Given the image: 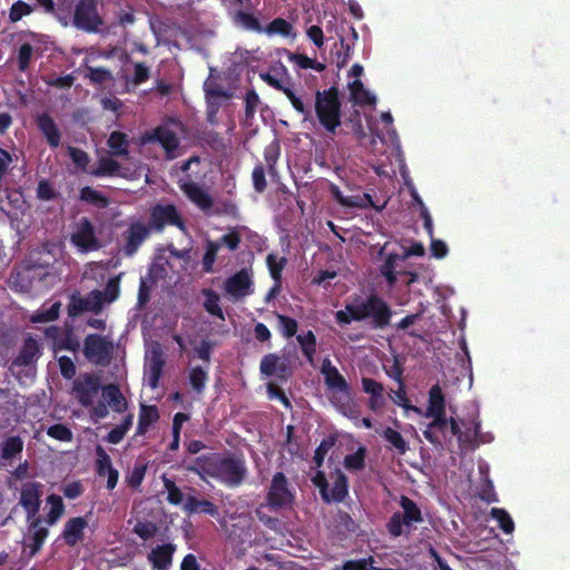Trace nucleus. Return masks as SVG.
I'll use <instances>...</instances> for the list:
<instances>
[{
	"instance_id": "1",
	"label": "nucleus",
	"mask_w": 570,
	"mask_h": 570,
	"mask_svg": "<svg viewBox=\"0 0 570 570\" xmlns=\"http://www.w3.org/2000/svg\"><path fill=\"white\" fill-rule=\"evenodd\" d=\"M186 470L204 481L209 476L228 488H238L247 474L244 456L235 453L224 456L218 453L197 456L186 465Z\"/></svg>"
},
{
	"instance_id": "2",
	"label": "nucleus",
	"mask_w": 570,
	"mask_h": 570,
	"mask_svg": "<svg viewBox=\"0 0 570 570\" xmlns=\"http://www.w3.org/2000/svg\"><path fill=\"white\" fill-rule=\"evenodd\" d=\"M393 311L391 306L377 294H370L358 303L346 304L345 309L335 313V320L340 325L355 322L370 321L374 330H384L390 325Z\"/></svg>"
},
{
	"instance_id": "3",
	"label": "nucleus",
	"mask_w": 570,
	"mask_h": 570,
	"mask_svg": "<svg viewBox=\"0 0 570 570\" xmlns=\"http://www.w3.org/2000/svg\"><path fill=\"white\" fill-rule=\"evenodd\" d=\"M315 114L320 124L331 134H335L341 126L342 104L338 89L335 86L323 91H316Z\"/></svg>"
},
{
	"instance_id": "4",
	"label": "nucleus",
	"mask_w": 570,
	"mask_h": 570,
	"mask_svg": "<svg viewBox=\"0 0 570 570\" xmlns=\"http://www.w3.org/2000/svg\"><path fill=\"white\" fill-rule=\"evenodd\" d=\"M399 503L403 512H394L386 523L387 532L393 538L402 535L404 527L410 532L413 524L423 522L422 511L416 502L406 495H401Z\"/></svg>"
},
{
	"instance_id": "5",
	"label": "nucleus",
	"mask_w": 570,
	"mask_h": 570,
	"mask_svg": "<svg viewBox=\"0 0 570 570\" xmlns=\"http://www.w3.org/2000/svg\"><path fill=\"white\" fill-rule=\"evenodd\" d=\"M82 353L92 364L108 366L115 353V344L107 336L90 333L83 340Z\"/></svg>"
},
{
	"instance_id": "6",
	"label": "nucleus",
	"mask_w": 570,
	"mask_h": 570,
	"mask_svg": "<svg viewBox=\"0 0 570 570\" xmlns=\"http://www.w3.org/2000/svg\"><path fill=\"white\" fill-rule=\"evenodd\" d=\"M148 226L161 233L166 226H175L181 232H186L185 220L174 204H156L150 208Z\"/></svg>"
},
{
	"instance_id": "7",
	"label": "nucleus",
	"mask_w": 570,
	"mask_h": 570,
	"mask_svg": "<svg viewBox=\"0 0 570 570\" xmlns=\"http://www.w3.org/2000/svg\"><path fill=\"white\" fill-rule=\"evenodd\" d=\"M142 144L158 142L165 151L167 160H173L178 157V148L180 139L177 134L171 130L167 125H159L150 131H146L141 136Z\"/></svg>"
},
{
	"instance_id": "8",
	"label": "nucleus",
	"mask_w": 570,
	"mask_h": 570,
	"mask_svg": "<svg viewBox=\"0 0 570 570\" xmlns=\"http://www.w3.org/2000/svg\"><path fill=\"white\" fill-rule=\"evenodd\" d=\"M72 24L88 33H94L104 24L98 13L97 2L78 1L75 8Z\"/></svg>"
},
{
	"instance_id": "9",
	"label": "nucleus",
	"mask_w": 570,
	"mask_h": 570,
	"mask_svg": "<svg viewBox=\"0 0 570 570\" xmlns=\"http://www.w3.org/2000/svg\"><path fill=\"white\" fill-rule=\"evenodd\" d=\"M266 500L268 505L275 510L292 508L295 497L289 490L287 478L283 472H276L273 475Z\"/></svg>"
},
{
	"instance_id": "10",
	"label": "nucleus",
	"mask_w": 570,
	"mask_h": 570,
	"mask_svg": "<svg viewBox=\"0 0 570 570\" xmlns=\"http://www.w3.org/2000/svg\"><path fill=\"white\" fill-rule=\"evenodd\" d=\"M105 304L104 294L99 289L91 291L86 297H82L80 293H73L67 306L68 315L70 317H77L83 312H92L99 314Z\"/></svg>"
},
{
	"instance_id": "11",
	"label": "nucleus",
	"mask_w": 570,
	"mask_h": 570,
	"mask_svg": "<svg viewBox=\"0 0 570 570\" xmlns=\"http://www.w3.org/2000/svg\"><path fill=\"white\" fill-rule=\"evenodd\" d=\"M71 243L83 253L97 250L100 243L96 236L95 226L88 217H81L71 234Z\"/></svg>"
},
{
	"instance_id": "12",
	"label": "nucleus",
	"mask_w": 570,
	"mask_h": 570,
	"mask_svg": "<svg viewBox=\"0 0 570 570\" xmlns=\"http://www.w3.org/2000/svg\"><path fill=\"white\" fill-rule=\"evenodd\" d=\"M100 387V379L95 374H82L73 382V392L77 401L85 407L94 404Z\"/></svg>"
},
{
	"instance_id": "13",
	"label": "nucleus",
	"mask_w": 570,
	"mask_h": 570,
	"mask_svg": "<svg viewBox=\"0 0 570 570\" xmlns=\"http://www.w3.org/2000/svg\"><path fill=\"white\" fill-rule=\"evenodd\" d=\"M151 230L148 225L140 220L132 222L122 235L125 240L122 246L124 255L126 257H132L150 236Z\"/></svg>"
},
{
	"instance_id": "14",
	"label": "nucleus",
	"mask_w": 570,
	"mask_h": 570,
	"mask_svg": "<svg viewBox=\"0 0 570 570\" xmlns=\"http://www.w3.org/2000/svg\"><path fill=\"white\" fill-rule=\"evenodd\" d=\"M259 370L263 375L275 376L281 382H287L293 374L289 363L274 353L266 354L262 358Z\"/></svg>"
},
{
	"instance_id": "15",
	"label": "nucleus",
	"mask_w": 570,
	"mask_h": 570,
	"mask_svg": "<svg viewBox=\"0 0 570 570\" xmlns=\"http://www.w3.org/2000/svg\"><path fill=\"white\" fill-rule=\"evenodd\" d=\"M43 485L40 482H26L21 487L20 504L27 512L28 519L36 518L40 510Z\"/></svg>"
},
{
	"instance_id": "16",
	"label": "nucleus",
	"mask_w": 570,
	"mask_h": 570,
	"mask_svg": "<svg viewBox=\"0 0 570 570\" xmlns=\"http://www.w3.org/2000/svg\"><path fill=\"white\" fill-rule=\"evenodd\" d=\"M253 9H245L244 7H238L235 10L230 11L227 17L232 21V23L246 31H253L256 33H262L264 27L262 26L259 18Z\"/></svg>"
},
{
	"instance_id": "17",
	"label": "nucleus",
	"mask_w": 570,
	"mask_h": 570,
	"mask_svg": "<svg viewBox=\"0 0 570 570\" xmlns=\"http://www.w3.org/2000/svg\"><path fill=\"white\" fill-rule=\"evenodd\" d=\"M179 188L185 194V196L203 212L207 213L212 209L214 205L213 197L197 183L180 181Z\"/></svg>"
},
{
	"instance_id": "18",
	"label": "nucleus",
	"mask_w": 570,
	"mask_h": 570,
	"mask_svg": "<svg viewBox=\"0 0 570 570\" xmlns=\"http://www.w3.org/2000/svg\"><path fill=\"white\" fill-rule=\"evenodd\" d=\"M252 285L248 272L243 268L225 281L224 289L234 298H242L249 294Z\"/></svg>"
},
{
	"instance_id": "19",
	"label": "nucleus",
	"mask_w": 570,
	"mask_h": 570,
	"mask_svg": "<svg viewBox=\"0 0 570 570\" xmlns=\"http://www.w3.org/2000/svg\"><path fill=\"white\" fill-rule=\"evenodd\" d=\"M176 550L177 546L175 543L159 544L151 549L147 559L154 570H169Z\"/></svg>"
},
{
	"instance_id": "20",
	"label": "nucleus",
	"mask_w": 570,
	"mask_h": 570,
	"mask_svg": "<svg viewBox=\"0 0 570 570\" xmlns=\"http://www.w3.org/2000/svg\"><path fill=\"white\" fill-rule=\"evenodd\" d=\"M41 351L36 338L28 336L24 338L23 344L18 355L12 361V367H27L37 362L40 357Z\"/></svg>"
},
{
	"instance_id": "21",
	"label": "nucleus",
	"mask_w": 570,
	"mask_h": 570,
	"mask_svg": "<svg viewBox=\"0 0 570 570\" xmlns=\"http://www.w3.org/2000/svg\"><path fill=\"white\" fill-rule=\"evenodd\" d=\"M362 389L364 393L370 395L368 409L376 412L381 410L386 402L385 387L381 382H377L371 377H362Z\"/></svg>"
},
{
	"instance_id": "22",
	"label": "nucleus",
	"mask_w": 570,
	"mask_h": 570,
	"mask_svg": "<svg viewBox=\"0 0 570 570\" xmlns=\"http://www.w3.org/2000/svg\"><path fill=\"white\" fill-rule=\"evenodd\" d=\"M36 121L48 145L51 148H57L60 145L61 132L53 118L47 112H43L37 117Z\"/></svg>"
},
{
	"instance_id": "23",
	"label": "nucleus",
	"mask_w": 570,
	"mask_h": 570,
	"mask_svg": "<svg viewBox=\"0 0 570 570\" xmlns=\"http://www.w3.org/2000/svg\"><path fill=\"white\" fill-rule=\"evenodd\" d=\"M87 527V521L82 517H75L69 519L63 528L62 538L69 547H75L83 539V531Z\"/></svg>"
},
{
	"instance_id": "24",
	"label": "nucleus",
	"mask_w": 570,
	"mask_h": 570,
	"mask_svg": "<svg viewBox=\"0 0 570 570\" xmlns=\"http://www.w3.org/2000/svg\"><path fill=\"white\" fill-rule=\"evenodd\" d=\"M321 372L324 375L325 384L331 389H336L338 391H347L348 384L344 376L338 372V370L332 364L330 358H324L321 367Z\"/></svg>"
},
{
	"instance_id": "25",
	"label": "nucleus",
	"mask_w": 570,
	"mask_h": 570,
	"mask_svg": "<svg viewBox=\"0 0 570 570\" xmlns=\"http://www.w3.org/2000/svg\"><path fill=\"white\" fill-rule=\"evenodd\" d=\"M330 193L334 197V199L345 207H365L372 206V197L370 194L364 193L362 196H344L338 188V186L331 184Z\"/></svg>"
},
{
	"instance_id": "26",
	"label": "nucleus",
	"mask_w": 570,
	"mask_h": 570,
	"mask_svg": "<svg viewBox=\"0 0 570 570\" xmlns=\"http://www.w3.org/2000/svg\"><path fill=\"white\" fill-rule=\"evenodd\" d=\"M40 518H36L32 521L31 528L33 529V531L26 540V548L29 549L30 557L36 556L41 550L45 540L49 533L47 528L40 527Z\"/></svg>"
},
{
	"instance_id": "27",
	"label": "nucleus",
	"mask_w": 570,
	"mask_h": 570,
	"mask_svg": "<svg viewBox=\"0 0 570 570\" xmlns=\"http://www.w3.org/2000/svg\"><path fill=\"white\" fill-rule=\"evenodd\" d=\"M129 145L128 135L119 130L112 131L107 139V146L111 156L128 158Z\"/></svg>"
},
{
	"instance_id": "28",
	"label": "nucleus",
	"mask_w": 570,
	"mask_h": 570,
	"mask_svg": "<svg viewBox=\"0 0 570 570\" xmlns=\"http://www.w3.org/2000/svg\"><path fill=\"white\" fill-rule=\"evenodd\" d=\"M185 511L188 514H207L210 517L218 515V508L209 500L198 499L188 495L185 502Z\"/></svg>"
},
{
	"instance_id": "29",
	"label": "nucleus",
	"mask_w": 570,
	"mask_h": 570,
	"mask_svg": "<svg viewBox=\"0 0 570 570\" xmlns=\"http://www.w3.org/2000/svg\"><path fill=\"white\" fill-rule=\"evenodd\" d=\"M159 420V411L156 405H147L140 404L139 406V415H138V424H137V435H145L149 428Z\"/></svg>"
},
{
	"instance_id": "30",
	"label": "nucleus",
	"mask_w": 570,
	"mask_h": 570,
	"mask_svg": "<svg viewBox=\"0 0 570 570\" xmlns=\"http://www.w3.org/2000/svg\"><path fill=\"white\" fill-rule=\"evenodd\" d=\"M465 430L461 432L459 443L464 446L475 449L481 442H485L481 438V422L476 419L470 422V425L463 424Z\"/></svg>"
},
{
	"instance_id": "31",
	"label": "nucleus",
	"mask_w": 570,
	"mask_h": 570,
	"mask_svg": "<svg viewBox=\"0 0 570 570\" xmlns=\"http://www.w3.org/2000/svg\"><path fill=\"white\" fill-rule=\"evenodd\" d=\"M446 412V400L440 384H434L429 391L428 407L425 415Z\"/></svg>"
},
{
	"instance_id": "32",
	"label": "nucleus",
	"mask_w": 570,
	"mask_h": 570,
	"mask_svg": "<svg viewBox=\"0 0 570 570\" xmlns=\"http://www.w3.org/2000/svg\"><path fill=\"white\" fill-rule=\"evenodd\" d=\"M287 263L286 257L277 258V256L273 253L268 254L266 257V264L271 274V277L275 282V286L272 288L268 296H272L276 291H278L281 286L282 272Z\"/></svg>"
},
{
	"instance_id": "33",
	"label": "nucleus",
	"mask_w": 570,
	"mask_h": 570,
	"mask_svg": "<svg viewBox=\"0 0 570 570\" xmlns=\"http://www.w3.org/2000/svg\"><path fill=\"white\" fill-rule=\"evenodd\" d=\"M302 353L308 363H314V357L317 352V341L313 331L308 330L305 333L296 335Z\"/></svg>"
},
{
	"instance_id": "34",
	"label": "nucleus",
	"mask_w": 570,
	"mask_h": 570,
	"mask_svg": "<svg viewBox=\"0 0 570 570\" xmlns=\"http://www.w3.org/2000/svg\"><path fill=\"white\" fill-rule=\"evenodd\" d=\"M200 293L203 296H205V301L203 303L205 311L209 315L224 321L225 315L219 305V302H220L219 295L212 288H203Z\"/></svg>"
},
{
	"instance_id": "35",
	"label": "nucleus",
	"mask_w": 570,
	"mask_h": 570,
	"mask_svg": "<svg viewBox=\"0 0 570 570\" xmlns=\"http://www.w3.org/2000/svg\"><path fill=\"white\" fill-rule=\"evenodd\" d=\"M104 395L115 412L122 413L127 410V401L117 385L109 384L105 386Z\"/></svg>"
},
{
	"instance_id": "36",
	"label": "nucleus",
	"mask_w": 570,
	"mask_h": 570,
	"mask_svg": "<svg viewBox=\"0 0 570 570\" xmlns=\"http://www.w3.org/2000/svg\"><path fill=\"white\" fill-rule=\"evenodd\" d=\"M348 493V481L346 475L337 471L336 478L333 482L332 489L328 490V501H325L326 503L330 502H342L345 497Z\"/></svg>"
},
{
	"instance_id": "37",
	"label": "nucleus",
	"mask_w": 570,
	"mask_h": 570,
	"mask_svg": "<svg viewBox=\"0 0 570 570\" xmlns=\"http://www.w3.org/2000/svg\"><path fill=\"white\" fill-rule=\"evenodd\" d=\"M0 451L3 460H11L22 453L23 441L19 435L9 436L1 443Z\"/></svg>"
},
{
	"instance_id": "38",
	"label": "nucleus",
	"mask_w": 570,
	"mask_h": 570,
	"mask_svg": "<svg viewBox=\"0 0 570 570\" xmlns=\"http://www.w3.org/2000/svg\"><path fill=\"white\" fill-rule=\"evenodd\" d=\"M352 100L357 105H372L375 102V97L364 88L361 80L355 79L348 83Z\"/></svg>"
},
{
	"instance_id": "39",
	"label": "nucleus",
	"mask_w": 570,
	"mask_h": 570,
	"mask_svg": "<svg viewBox=\"0 0 570 570\" xmlns=\"http://www.w3.org/2000/svg\"><path fill=\"white\" fill-rule=\"evenodd\" d=\"M165 365V361L163 358V354L160 351H153V356L149 363V375L148 383L151 389H156L158 386V382L160 380L163 367Z\"/></svg>"
},
{
	"instance_id": "40",
	"label": "nucleus",
	"mask_w": 570,
	"mask_h": 570,
	"mask_svg": "<svg viewBox=\"0 0 570 570\" xmlns=\"http://www.w3.org/2000/svg\"><path fill=\"white\" fill-rule=\"evenodd\" d=\"M120 164L111 157H101L98 160V166L94 170L97 177H115L120 175Z\"/></svg>"
},
{
	"instance_id": "41",
	"label": "nucleus",
	"mask_w": 570,
	"mask_h": 570,
	"mask_svg": "<svg viewBox=\"0 0 570 570\" xmlns=\"http://www.w3.org/2000/svg\"><path fill=\"white\" fill-rule=\"evenodd\" d=\"M381 435L391 444L392 449L396 450L397 453L405 454L409 450L407 442L399 431L387 426L382 431Z\"/></svg>"
},
{
	"instance_id": "42",
	"label": "nucleus",
	"mask_w": 570,
	"mask_h": 570,
	"mask_svg": "<svg viewBox=\"0 0 570 570\" xmlns=\"http://www.w3.org/2000/svg\"><path fill=\"white\" fill-rule=\"evenodd\" d=\"M293 30L294 28L291 22L284 18H275L266 27H264L263 32L267 33L268 36L281 35L283 37H292L294 36Z\"/></svg>"
},
{
	"instance_id": "43",
	"label": "nucleus",
	"mask_w": 570,
	"mask_h": 570,
	"mask_svg": "<svg viewBox=\"0 0 570 570\" xmlns=\"http://www.w3.org/2000/svg\"><path fill=\"white\" fill-rule=\"evenodd\" d=\"M366 448L360 446L354 453L344 458V466L350 471H361L365 468Z\"/></svg>"
},
{
	"instance_id": "44",
	"label": "nucleus",
	"mask_w": 570,
	"mask_h": 570,
	"mask_svg": "<svg viewBox=\"0 0 570 570\" xmlns=\"http://www.w3.org/2000/svg\"><path fill=\"white\" fill-rule=\"evenodd\" d=\"M208 380V373L200 366L191 367L189 371V384L198 394L203 393Z\"/></svg>"
},
{
	"instance_id": "45",
	"label": "nucleus",
	"mask_w": 570,
	"mask_h": 570,
	"mask_svg": "<svg viewBox=\"0 0 570 570\" xmlns=\"http://www.w3.org/2000/svg\"><path fill=\"white\" fill-rule=\"evenodd\" d=\"M490 515L498 521V524L500 529L507 533L510 534L514 530V522L511 518V515L501 508H492L490 511Z\"/></svg>"
},
{
	"instance_id": "46",
	"label": "nucleus",
	"mask_w": 570,
	"mask_h": 570,
	"mask_svg": "<svg viewBox=\"0 0 570 570\" xmlns=\"http://www.w3.org/2000/svg\"><path fill=\"white\" fill-rule=\"evenodd\" d=\"M80 199L94 204L99 208H105L108 205V199L100 191L94 189L92 187L86 186L80 190Z\"/></svg>"
},
{
	"instance_id": "47",
	"label": "nucleus",
	"mask_w": 570,
	"mask_h": 570,
	"mask_svg": "<svg viewBox=\"0 0 570 570\" xmlns=\"http://www.w3.org/2000/svg\"><path fill=\"white\" fill-rule=\"evenodd\" d=\"M218 250H219V243L214 242V240L207 242L206 250H205V254H204L203 261H202L203 271L205 273H213V271H214L213 266L217 258Z\"/></svg>"
},
{
	"instance_id": "48",
	"label": "nucleus",
	"mask_w": 570,
	"mask_h": 570,
	"mask_svg": "<svg viewBox=\"0 0 570 570\" xmlns=\"http://www.w3.org/2000/svg\"><path fill=\"white\" fill-rule=\"evenodd\" d=\"M336 441L337 439L335 435H330L321 441L313 458L316 468H321L323 465L326 454L335 445Z\"/></svg>"
},
{
	"instance_id": "49",
	"label": "nucleus",
	"mask_w": 570,
	"mask_h": 570,
	"mask_svg": "<svg viewBox=\"0 0 570 570\" xmlns=\"http://www.w3.org/2000/svg\"><path fill=\"white\" fill-rule=\"evenodd\" d=\"M47 501L50 504V510L47 515V522L49 524H53L62 515L65 505H63L62 499L57 494H50L48 497Z\"/></svg>"
},
{
	"instance_id": "50",
	"label": "nucleus",
	"mask_w": 570,
	"mask_h": 570,
	"mask_svg": "<svg viewBox=\"0 0 570 570\" xmlns=\"http://www.w3.org/2000/svg\"><path fill=\"white\" fill-rule=\"evenodd\" d=\"M390 399L399 406L411 410L414 412H420V409L410 404V401L406 395V386L405 383L399 384V387L396 391H392V393L389 394Z\"/></svg>"
},
{
	"instance_id": "51",
	"label": "nucleus",
	"mask_w": 570,
	"mask_h": 570,
	"mask_svg": "<svg viewBox=\"0 0 570 570\" xmlns=\"http://www.w3.org/2000/svg\"><path fill=\"white\" fill-rule=\"evenodd\" d=\"M47 435L61 442H71L73 434L70 428L62 423H56L47 429Z\"/></svg>"
},
{
	"instance_id": "52",
	"label": "nucleus",
	"mask_w": 570,
	"mask_h": 570,
	"mask_svg": "<svg viewBox=\"0 0 570 570\" xmlns=\"http://www.w3.org/2000/svg\"><path fill=\"white\" fill-rule=\"evenodd\" d=\"M276 317L278 320V330L282 333V335L286 338L293 337L298 328L297 321L287 315L278 313H276Z\"/></svg>"
},
{
	"instance_id": "53",
	"label": "nucleus",
	"mask_w": 570,
	"mask_h": 570,
	"mask_svg": "<svg viewBox=\"0 0 570 570\" xmlns=\"http://www.w3.org/2000/svg\"><path fill=\"white\" fill-rule=\"evenodd\" d=\"M33 51V46L29 42H24L19 47L17 56L19 71L26 72L29 69Z\"/></svg>"
},
{
	"instance_id": "54",
	"label": "nucleus",
	"mask_w": 570,
	"mask_h": 570,
	"mask_svg": "<svg viewBox=\"0 0 570 570\" xmlns=\"http://www.w3.org/2000/svg\"><path fill=\"white\" fill-rule=\"evenodd\" d=\"M35 11V7L24 2V1H16L11 8L9 9V20L11 22H18L24 16H29Z\"/></svg>"
},
{
	"instance_id": "55",
	"label": "nucleus",
	"mask_w": 570,
	"mask_h": 570,
	"mask_svg": "<svg viewBox=\"0 0 570 570\" xmlns=\"http://www.w3.org/2000/svg\"><path fill=\"white\" fill-rule=\"evenodd\" d=\"M478 497L483 502L490 504L499 501L498 494L494 490L493 482L489 479V476H485L482 481L479 491Z\"/></svg>"
},
{
	"instance_id": "56",
	"label": "nucleus",
	"mask_w": 570,
	"mask_h": 570,
	"mask_svg": "<svg viewBox=\"0 0 570 570\" xmlns=\"http://www.w3.org/2000/svg\"><path fill=\"white\" fill-rule=\"evenodd\" d=\"M97 461L96 472L99 476H105L109 469H114L109 454L104 450L102 446L97 445L96 448Z\"/></svg>"
},
{
	"instance_id": "57",
	"label": "nucleus",
	"mask_w": 570,
	"mask_h": 570,
	"mask_svg": "<svg viewBox=\"0 0 570 570\" xmlns=\"http://www.w3.org/2000/svg\"><path fill=\"white\" fill-rule=\"evenodd\" d=\"M60 303H53L49 308L37 312L31 321L33 323L52 322L59 317Z\"/></svg>"
},
{
	"instance_id": "58",
	"label": "nucleus",
	"mask_w": 570,
	"mask_h": 570,
	"mask_svg": "<svg viewBox=\"0 0 570 570\" xmlns=\"http://www.w3.org/2000/svg\"><path fill=\"white\" fill-rule=\"evenodd\" d=\"M157 530V525L150 521H138L134 527V533L145 541L154 538Z\"/></svg>"
},
{
	"instance_id": "59",
	"label": "nucleus",
	"mask_w": 570,
	"mask_h": 570,
	"mask_svg": "<svg viewBox=\"0 0 570 570\" xmlns=\"http://www.w3.org/2000/svg\"><path fill=\"white\" fill-rule=\"evenodd\" d=\"M87 77L92 83L102 85L112 79L111 72L102 67H88Z\"/></svg>"
},
{
	"instance_id": "60",
	"label": "nucleus",
	"mask_w": 570,
	"mask_h": 570,
	"mask_svg": "<svg viewBox=\"0 0 570 570\" xmlns=\"http://www.w3.org/2000/svg\"><path fill=\"white\" fill-rule=\"evenodd\" d=\"M164 487L167 491V501L174 505L180 504L184 499V495L181 490L176 485V483L168 478H164Z\"/></svg>"
},
{
	"instance_id": "61",
	"label": "nucleus",
	"mask_w": 570,
	"mask_h": 570,
	"mask_svg": "<svg viewBox=\"0 0 570 570\" xmlns=\"http://www.w3.org/2000/svg\"><path fill=\"white\" fill-rule=\"evenodd\" d=\"M146 470L145 464H136L126 478L127 485L132 489L139 488L144 481Z\"/></svg>"
},
{
	"instance_id": "62",
	"label": "nucleus",
	"mask_w": 570,
	"mask_h": 570,
	"mask_svg": "<svg viewBox=\"0 0 570 570\" xmlns=\"http://www.w3.org/2000/svg\"><path fill=\"white\" fill-rule=\"evenodd\" d=\"M259 96L258 94L252 89L248 90L245 95V117L246 120H249L254 117L256 109L259 105Z\"/></svg>"
},
{
	"instance_id": "63",
	"label": "nucleus",
	"mask_w": 570,
	"mask_h": 570,
	"mask_svg": "<svg viewBox=\"0 0 570 570\" xmlns=\"http://www.w3.org/2000/svg\"><path fill=\"white\" fill-rule=\"evenodd\" d=\"M37 197L41 200H53L58 197V193L47 179H42L37 187Z\"/></svg>"
},
{
	"instance_id": "64",
	"label": "nucleus",
	"mask_w": 570,
	"mask_h": 570,
	"mask_svg": "<svg viewBox=\"0 0 570 570\" xmlns=\"http://www.w3.org/2000/svg\"><path fill=\"white\" fill-rule=\"evenodd\" d=\"M372 562V557L360 560H348L344 562L342 567H336L334 570H370L368 567Z\"/></svg>"
}]
</instances>
